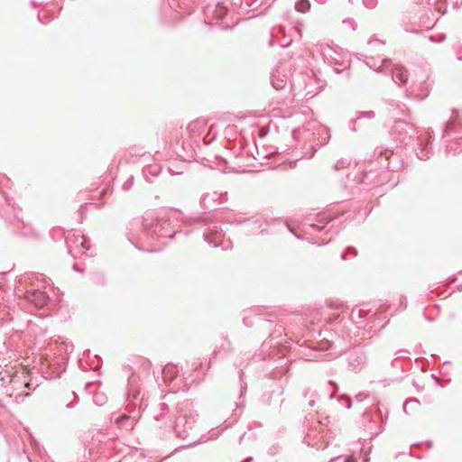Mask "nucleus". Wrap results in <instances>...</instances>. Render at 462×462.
I'll list each match as a JSON object with an SVG mask.
<instances>
[{
    "label": "nucleus",
    "mask_w": 462,
    "mask_h": 462,
    "mask_svg": "<svg viewBox=\"0 0 462 462\" xmlns=\"http://www.w3.org/2000/svg\"><path fill=\"white\" fill-rule=\"evenodd\" d=\"M25 298L37 307L44 306L48 300L46 293L39 291H27Z\"/></svg>",
    "instance_id": "obj_1"
},
{
    "label": "nucleus",
    "mask_w": 462,
    "mask_h": 462,
    "mask_svg": "<svg viewBox=\"0 0 462 462\" xmlns=\"http://www.w3.org/2000/svg\"><path fill=\"white\" fill-rule=\"evenodd\" d=\"M310 7V4L308 0H300L296 4V10L300 13L307 12Z\"/></svg>",
    "instance_id": "obj_2"
}]
</instances>
